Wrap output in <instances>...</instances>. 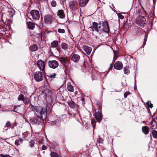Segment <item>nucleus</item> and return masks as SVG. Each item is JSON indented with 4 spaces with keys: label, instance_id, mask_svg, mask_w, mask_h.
<instances>
[{
    "label": "nucleus",
    "instance_id": "7",
    "mask_svg": "<svg viewBox=\"0 0 157 157\" xmlns=\"http://www.w3.org/2000/svg\"><path fill=\"white\" fill-rule=\"evenodd\" d=\"M71 59L74 63H78L80 60V56L78 54H75L71 56Z\"/></svg>",
    "mask_w": 157,
    "mask_h": 157
},
{
    "label": "nucleus",
    "instance_id": "35",
    "mask_svg": "<svg viewBox=\"0 0 157 157\" xmlns=\"http://www.w3.org/2000/svg\"><path fill=\"white\" fill-rule=\"evenodd\" d=\"M58 32L60 33H64L65 32V30L63 29H59L58 30Z\"/></svg>",
    "mask_w": 157,
    "mask_h": 157
},
{
    "label": "nucleus",
    "instance_id": "38",
    "mask_svg": "<svg viewBox=\"0 0 157 157\" xmlns=\"http://www.w3.org/2000/svg\"><path fill=\"white\" fill-rule=\"evenodd\" d=\"M56 75V73H53L52 75H50L49 76H48V77L51 78H54L55 77V76Z\"/></svg>",
    "mask_w": 157,
    "mask_h": 157
},
{
    "label": "nucleus",
    "instance_id": "10",
    "mask_svg": "<svg viewBox=\"0 0 157 157\" xmlns=\"http://www.w3.org/2000/svg\"><path fill=\"white\" fill-rule=\"evenodd\" d=\"M114 67L116 70H120L122 69L123 65L121 62L117 61L115 63Z\"/></svg>",
    "mask_w": 157,
    "mask_h": 157
},
{
    "label": "nucleus",
    "instance_id": "50",
    "mask_svg": "<svg viewBox=\"0 0 157 157\" xmlns=\"http://www.w3.org/2000/svg\"><path fill=\"white\" fill-rule=\"evenodd\" d=\"M114 54H115L114 56V58H117V56H116V52L115 51H114Z\"/></svg>",
    "mask_w": 157,
    "mask_h": 157
},
{
    "label": "nucleus",
    "instance_id": "15",
    "mask_svg": "<svg viewBox=\"0 0 157 157\" xmlns=\"http://www.w3.org/2000/svg\"><path fill=\"white\" fill-rule=\"evenodd\" d=\"M142 132L145 134H148L149 132V128L148 127L146 126H143L142 128Z\"/></svg>",
    "mask_w": 157,
    "mask_h": 157
},
{
    "label": "nucleus",
    "instance_id": "29",
    "mask_svg": "<svg viewBox=\"0 0 157 157\" xmlns=\"http://www.w3.org/2000/svg\"><path fill=\"white\" fill-rule=\"evenodd\" d=\"M8 12L10 13H11L10 15L12 16L15 14V11L13 9H10L8 11Z\"/></svg>",
    "mask_w": 157,
    "mask_h": 157
},
{
    "label": "nucleus",
    "instance_id": "37",
    "mask_svg": "<svg viewBox=\"0 0 157 157\" xmlns=\"http://www.w3.org/2000/svg\"><path fill=\"white\" fill-rule=\"evenodd\" d=\"M11 23V21L9 20H7L5 23L4 24H5L6 25L9 26L10 25Z\"/></svg>",
    "mask_w": 157,
    "mask_h": 157
},
{
    "label": "nucleus",
    "instance_id": "55",
    "mask_svg": "<svg viewBox=\"0 0 157 157\" xmlns=\"http://www.w3.org/2000/svg\"><path fill=\"white\" fill-rule=\"evenodd\" d=\"M150 136H151V139L152 138H151V135H150Z\"/></svg>",
    "mask_w": 157,
    "mask_h": 157
},
{
    "label": "nucleus",
    "instance_id": "11",
    "mask_svg": "<svg viewBox=\"0 0 157 157\" xmlns=\"http://www.w3.org/2000/svg\"><path fill=\"white\" fill-rule=\"evenodd\" d=\"M94 115L97 121L100 122L101 120L102 117V115L101 112L99 111L96 112L94 114Z\"/></svg>",
    "mask_w": 157,
    "mask_h": 157
},
{
    "label": "nucleus",
    "instance_id": "46",
    "mask_svg": "<svg viewBox=\"0 0 157 157\" xmlns=\"http://www.w3.org/2000/svg\"><path fill=\"white\" fill-rule=\"evenodd\" d=\"M113 65L112 64H110V67H109V70H110L113 68Z\"/></svg>",
    "mask_w": 157,
    "mask_h": 157
},
{
    "label": "nucleus",
    "instance_id": "31",
    "mask_svg": "<svg viewBox=\"0 0 157 157\" xmlns=\"http://www.w3.org/2000/svg\"><path fill=\"white\" fill-rule=\"evenodd\" d=\"M51 6L53 7H55L57 4L56 1L54 0L52 1L51 2Z\"/></svg>",
    "mask_w": 157,
    "mask_h": 157
},
{
    "label": "nucleus",
    "instance_id": "1",
    "mask_svg": "<svg viewBox=\"0 0 157 157\" xmlns=\"http://www.w3.org/2000/svg\"><path fill=\"white\" fill-rule=\"evenodd\" d=\"M90 28L92 29L93 31L95 30L99 33L102 32L103 31L108 33L110 31L108 23L105 21H102L98 24L96 22H94L92 27Z\"/></svg>",
    "mask_w": 157,
    "mask_h": 157
},
{
    "label": "nucleus",
    "instance_id": "49",
    "mask_svg": "<svg viewBox=\"0 0 157 157\" xmlns=\"http://www.w3.org/2000/svg\"><path fill=\"white\" fill-rule=\"evenodd\" d=\"M38 35L39 36V38L41 39L42 38V34L41 33H39L38 34Z\"/></svg>",
    "mask_w": 157,
    "mask_h": 157
},
{
    "label": "nucleus",
    "instance_id": "30",
    "mask_svg": "<svg viewBox=\"0 0 157 157\" xmlns=\"http://www.w3.org/2000/svg\"><path fill=\"white\" fill-rule=\"evenodd\" d=\"M24 99V96L22 94H21L19 95L18 99L19 101H22Z\"/></svg>",
    "mask_w": 157,
    "mask_h": 157
},
{
    "label": "nucleus",
    "instance_id": "13",
    "mask_svg": "<svg viewBox=\"0 0 157 157\" xmlns=\"http://www.w3.org/2000/svg\"><path fill=\"white\" fill-rule=\"evenodd\" d=\"M83 48L87 54L90 55L92 51V48L91 47L87 46H84Z\"/></svg>",
    "mask_w": 157,
    "mask_h": 157
},
{
    "label": "nucleus",
    "instance_id": "45",
    "mask_svg": "<svg viewBox=\"0 0 157 157\" xmlns=\"http://www.w3.org/2000/svg\"><path fill=\"white\" fill-rule=\"evenodd\" d=\"M4 24V22L3 20L0 21V26H2Z\"/></svg>",
    "mask_w": 157,
    "mask_h": 157
},
{
    "label": "nucleus",
    "instance_id": "26",
    "mask_svg": "<svg viewBox=\"0 0 157 157\" xmlns=\"http://www.w3.org/2000/svg\"><path fill=\"white\" fill-rule=\"evenodd\" d=\"M68 104L69 105V106L70 107L74 108L75 107V103L72 101H71L68 102Z\"/></svg>",
    "mask_w": 157,
    "mask_h": 157
},
{
    "label": "nucleus",
    "instance_id": "19",
    "mask_svg": "<svg viewBox=\"0 0 157 157\" xmlns=\"http://www.w3.org/2000/svg\"><path fill=\"white\" fill-rule=\"evenodd\" d=\"M28 26L29 29L33 30L35 28V24L32 22L29 21L28 22Z\"/></svg>",
    "mask_w": 157,
    "mask_h": 157
},
{
    "label": "nucleus",
    "instance_id": "14",
    "mask_svg": "<svg viewBox=\"0 0 157 157\" xmlns=\"http://www.w3.org/2000/svg\"><path fill=\"white\" fill-rule=\"evenodd\" d=\"M34 78H42V74L41 72H36L34 74Z\"/></svg>",
    "mask_w": 157,
    "mask_h": 157
},
{
    "label": "nucleus",
    "instance_id": "16",
    "mask_svg": "<svg viewBox=\"0 0 157 157\" xmlns=\"http://www.w3.org/2000/svg\"><path fill=\"white\" fill-rule=\"evenodd\" d=\"M89 0H80L79 4L81 7H84L87 4Z\"/></svg>",
    "mask_w": 157,
    "mask_h": 157
},
{
    "label": "nucleus",
    "instance_id": "47",
    "mask_svg": "<svg viewBox=\"0 0 157 157\" xmlns=\"http://www.w3.org/2000/svg\"><path fill=\"white\" fill-rule=\"evenodd\" d=\"M42 148L43 150H45L47 149V147L45 145H43L42 147Z\"/></svg>",
    "mask_w": 157,
    "mask_h": 157
},
{
    "label": "nucleus",
    "instance_id": "20",
    "mask_svg": "<svg viewBox=\"0 0 157 157\" xmlns=\"http://www.w3.org/2000/svg\"><path fill=\"white\" fill-rule=\"evenodd\" d=\"M129 66H126L124 68V73L127 75L128 74L130 73L129 70Z\"/></svg>",
    "mask_w": 157,
    "mask_h": 157
},
{
    "label": "nucleus",
    "instance_id": "41",
    "mask_svg": "<svg viewBox=\"0 0 157 157\" xmlns=\"http://www.w3.org/2000/svg\"><path fill=\"white\" fill-rule=\"evenodd\" d=\"M118 17L121 19H122L124 18V16L121 13H117Z\"/></svg>",
    "mask_w": 157,
    "mask_h": 157
},
{
    "label": "nucleus",
    "instance_id": "54",
    "mask_svg": "<svg viewBox=\"0 0 157 157\" xmlns=\"http://www.w3.org/2000/svg\"><path fill=\"white\" fill-rule=\"evenodd\" d=\"M156 1V0H153V3H154Z\"/></svg>",
    "mask_w": 157,
    "mask_h": 157
},
{
    "label": "nucleus",
    "instance_id": "9",
    "mask_svg": "<svg viewBox=\"0 0 157 157\" xmlns=\"http://www.w3.org/2000/svg\"><path fill=\"white\" fill-rule=\"evenodd\" d=\"M48 64L49 67L53 69L56 68L59 65L58 63L56 60L49 61Z\"/></svg>",
    "mask_w": 157,
    "mask_h": 157
},
{
    "label": "nucleus",
    "instance_id": "18",
    "mask_svg": "<svg viewBox=\"0 0 157 157\" xmlns=\"http://www.w3.org/2000/svg\"><path fill=\"white\" fill-rule=\"evenodd\" d=\"M67 89L68 91L71 92H73L74 91L73 87L71 85V83L70 82H68L67 83Z\"/></svg>",
    "mask_w": 157,
    "mask_h": 157
},
{
    "label": "nucleus",
    "instance_id": "36",
    "mask_svg": "<svg viewBox=\"0 0 157 157\" xmlns=\"http://www.w3.org/2000/svg\"><path fill=\"white\" fill-rule=\"evenodd\" d=\"M131 93L129 91L125 92L124 94V97L125 98H126L127 96L130 94Z\"/></svg>",
    "mask_w": 157,
    "mask_h": 157
},
{
    "label": "nucleus",
    "instance_id": "23",
    "mask_svg": "<svg viewBox=\"0 0 157 157\" xmlns=\"http://www.w3.org/2000/svg\"><path fill=\"white\" fill-rule=\"evenodd\" d=\"M11 125V124L10 121H7L6 124V125L4 126V128L6 130L8 129V128H6L9 127Z\"/></svg>",
    "mask_w": 157,
    "mask_h": 157
},
{
    "label": "nucleus",
    "instance_id": "8",
    "mask_svg": "<svg viewBox=\"0 0 157 157\" xmlns=\"http://www.w3.org/2000/svg\"><path fill=\"white\" fill-rule=\"evenodd\" d=\"M37 65L40 70L43 71L44 70L45 64L43 61L41 60H38L37 63Z\"/></svg>",
    "mask_w": 157,
    "mask_h": 157
},
{
    "label": "nucleus",
    "instance_id": "28",
    "mask_svg": "<svg viewBox=\"0 0 157 157\" xmlns=\"http://www.w3.org/2000/svg\"><path fill=\"white\" fill-rule=\"evenodd\" d=\"M146 104L148 108H151L153 107L152 104L149 101H147L146 103Z\"/></svg>",
    "mask_w": 157,
    "mask_h": 157
},
{
    "label": "nucleus",
    "instance_id": "39",
    "mask_svg": "<svg viewBox=\"0 0 157 157\" xmlns=\"http://www.w3.org/2000/svg\"><path fill=\"white\" fill-rule=\"evenodd\" d=\"M34 142L33 140H32L30 142L29 145L31 147H33L34 146Z\"/></svg>",
    "mask_w": 157,
    "mask_h": 157
},
{
    "label": "nucleus",
    "instance_id": "5",
    "mask_svg": "<svg viewBox=\"0 0 157 157\" xmlns=\"http://www.w3.org/2000/svg\"><path fill=\"white\" fill-rule=\"evenodd\" d=\"M146 19L144 16H141L137 21V24L141 28H144L146 23Z\"/></svg>",
    "mask_w": 157,
    "mask_h": 157
},
{
    "label": "nucleus",
    "instance_id": "34",
    "mask_svg": "<svg viewBox=\"0 0 157 157\" xmlns=\"http://www.w3.org/2000/svg\"><path fill=\"white\" fill-rule=\"evenodd\" d=\"M91 123L92 124H93V128H94L95 127V124L96 123V122H95V119H92L91 120Z\"/></svg>",
    "mask_w": 157,
    "mask_h": 157
},
{
    "label": "nucleus",
    "instance_id": "42",
    "mask_svg": "<svg viewBox=\"0 0 157 157\" xmlns=\"http://www.w3.org/2000/svg\"><path fill=\"white\" fill-rule=\"evenodd\" d=\"M146 41H147V38H145L144 39V42L143 44V45L140 48H144V46L146 44Z\"/></svg>",
    "mask_w": 157,
    "mask_h": 157
},
{
    "label": "nucleus",
    "instance_id": "48",
    "mask_svg": "<svg viewBox=\"0 0 157 157\" xmlns=\"http://www.w3.org/2000/svg\"><path fill=\"white\" fill-rule=\"evenodd\" d=\"M35 80L37 82H40V81H41L43 79H35Z\"/></svg>",
    "mask_w": 157,
    "mask_h": 157
},
{
    "label": "nucleus",
    "instance_id": "40",
    "mask_svg": "<svg viewBox=\"0 0 157 157\" xmlns=\"http://www.w3.org/2000/svg\"><path fill=\"white\" fill-rule=\"evenodd\" d=\"M0 157H11L9 155H3V154H1L0 155Z\"/></svg>",
    "mask_w": 157,
    "mask_h": 157
},
{
    "label": "nucleus",
    "instance_id": "52",
    "mask_svg": "<svg viewBox=\"0 0 157 157\" xmlns=\"http://www.w3.org/2000/svg\"><path fill=\"white\" fill-rule=\"evenodd\" d=\"M74 6V8L75 9H76L77 7V6L76 5H75Z\"/></svg>",
    "mask_w": 157,
    "mask_h": 157
},
{
    "label": "nucleus",
    "instance_id": "21",
    "mask_svg": "<svg viewBox=\"0 0 157 157\" xmlns=\"http://www.w3.org/2000/svg\"><path fill=\"white\" fill-rule=\"evenodd\" d=\"M61 47L63 49L67 50L69 48L68 45L66 43H63L61 44Z\"/></svg>",
    "mask_w": 157,
    "mask_h": 157
},
{
    "label": "nucleus",
    "instance_id": "6",
    "mask_svg": "<svg viewBox=\"0 0 157 157\" xmlns=\"http://www.w3.org/2000/svg\"><path fill=\"white\" fill-rule=\"evenodd\" d=\"M59 59L62 63L64 66H65L66 64H67L69 63L70 62V60L69 58L64 56L59 57Z\"/></svg>",
    "mask_w": 157,
    "mask_h": 157
},
{
    "label": "nucleus",
    "instance_id": "2",
    "mask_svg": "<svg viewBox=\"0 0 157 157\" xmlns=\"http://www.w3.org/2000/svg\"><path fill=\"white\" fill-rule=\"evenodd\" d=\"M32 110L38 117H40L41 119L43 120L47 115V108L41 106H36L32 105L31 106Z\"/></svg>",
    "mask_w": 157,
    "mask_h": 157
},
{
    "label": "nucleus",
    "instance_id": "25",
    "mask_svg": "<svg viewBox=\"0 0 157 157\" xmlns=\"http://www.w3.org/2000/svg\"><path fill=\"white\" fill-rule=\"evenodd\" d=\"M151 134L154 138H157V131L155 130H153Z\"/></svg>",
    "mask_w": 157,
    "mask_h": 157
},
{
    "label": "nucleus",
    "instance_id": "4",
    "mask_svg": "<svg viewBox=\"0 0 157 157\" xmlns=\"http://www.w3.org/2000/svg\"><path fill=\"white\" fill-rule=\"evenodd\" d=\"M30 14L33 19V21H36L38 20L40 17L39 11L36 10H32L30 12Z\"/></svg>",
    "mask_w": 157,
    "mask_h": 157
},
{
    "label": "nucleus",
    "instance_id": "44",
    "mask_svg": "<svg viewBox=\"0 0 157 157\" xmlns=\"http://www.w3.org/2000/svg\"><path fill=\"white\" fill-rule=\"evenodd\" d=\"M1 29V31L3 32L6 31L7 30V29L5 27H2Z\"/></svg>",
    "mask_w": 157,
    "mask_h": 157
},
{
    "label": "nucleus",
    "instance_id": "43",
    "mask_svg": "<svg viewBox=\"0 0 157 157\" xmlns=\"http://www.w3.org/2000/svg\"><path fill=\"white\" fill-rule=\"evenodd\" d=\"M65 78H71L70 75L68 74H67L66 73H65ZM64 78H65V77H64Z\"/></svg>",
    "mask_w": 157,
    "mask_h": 157
},
{
    "label": "nucleus",
    "instance_id": "27",
    "mask_svg": "<svg viewBox=\"0 0 157 157\" xmlns=\"http://www.w3.org/2000/svg\"><path fill=\"white\" fill-rule=\"evenodd\" d=\"M51 157H59L58 154L54 152H52L51 153Z\"/></svg>",
    "mask_w": 157,
    "mask_h": 157
},
{
    "label": "nucleus",
    "instance_id": "17",
    "mask_svg": "<svg viewBox=\"0 0 157 157\" xmlns=\"http://www.w3.org/2000/svg\"><path fill=\"white\" fill-rule=\"evenodd\" d=\"M57 15L61 18H63L65 17L64 11L62 10H58Z\"/></svg>",
    "mask_w": 157,
    "mask_h": 157
},
{
    "label": "nucleus",
    "instance_id": "3",
    "mask_svg": "<svg viewBox=\"0 0 157 157\" xmlns=\"http://www.w3.org/2000/svg\"><path fill=\"white\" fill-rule=\"evenodd\" d=\"M54 16L53 14H48L44 17V21L47 25L51 24L54 20Z\"/></svg>",
    "mask_w": 157,
    "mask_h": 157
},
{
    "label": "nucleus",
    "instance_id": "51",
    "mask_svg": "<svg viewBox=\"0 0 157 157\" xmlns=\"http://www.w3.org/2000/svg\"><path fill=\"white\" fill-rule=\"evenodd\" d=\"M17 109L16 108H14V111L15 112H16L17 113H18V112L17 111Z\"/></svg>",
    "mask_w": 157,
    "mask_h": 157
},
{
    "label": "nucleus",
    "instance_id": "33",
    "mask_svg": "<svg viewBox=\"0 0 157 157\" xmlns=\"http://www.w3.org/2000/svg\"><path fill=\"white\" fill-rule=\"evenodd\" d=\"M24 103L25 105H27L29 102V100L28 98H26L25 99H24L23 100Z\"/></svg>",
    "mask_w": 157,
    "mask_h": 157
},
{
    "label": "nucleus",
    "instance_id": "24",
    "mask_svg": "<svg viewBox=\"0 0 157 157\" xmlns=\"http://www.w3.org/2000/svg\"><path fill=\"white\" fill-rule=\"evenodd\" d=\"M22 140L21 139L16 140L15 142V144L17 146H19L20 144V143H22Z\"/></svg>",
    "mask_w": 157,
    "mask_h": 157
},
{
    "label": "nucleus",
    "instance_id": "12",
    "mask_svg": "<svg viewBox=\"0 0 157 157\" xmlns=\"http://www.w3.org/2000/svg\"><path fill=\"white\" fill-rule=\"evenodd\" d=\"M58 41L56 40L52 42L50 45L49 46V48L50 50H51L52 48L57 49L58 46Z\"/></svg>",
    "mask_w": 157,
    "mask_h": 157
},
{
    "label": "nucleus",
    "instance_id": "32",
    "mask_svg": "<svg viewBox=\"0 0 157 157\" xmlns=\"http://www.w3.org/2000/svg\"><path fill=\"white\" fill-rule=\"evenodd\" d=\"M97 141L99 143L102 144L103 142V140L101 137H98L97 139Z\"/></svg>",
    "mask_w": 157,
    "mask_h": 157
},
{
    "label": "nucleus",
    "instance_id": "22",
    "mask_svg": "<svg viewBox=\"0 0 157 157\" xmlns=\"http://www.w3.org/2000/svg\"><path fill=\"white\" fill-rule=\"evenodd\" d=\"M38 49L37 46L36 45L34 44L33 45L30 47V49L32 51H36Z\"/></svg>",
    "mask_w": 157,
    "mask_h": 157
},
{
    "label": "nucleus",
    "instance_id": "53",
    "mask_svg": "<svg viewBox=\"0 0 157 157\" xmlns=\"http://www.w3.org/2000/svg\"><path fill=\"white\" fill-rule=\"evenodd\" d=\"M81 101L82 102H84V98H82Z\"/></svg>",
    "mask_w": 157,
    "mask_h": 157
}]
</instances>
